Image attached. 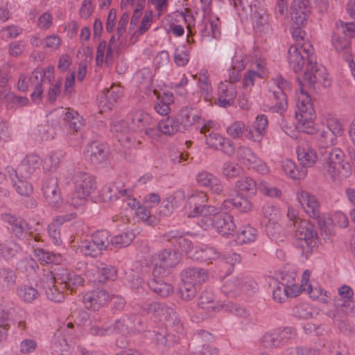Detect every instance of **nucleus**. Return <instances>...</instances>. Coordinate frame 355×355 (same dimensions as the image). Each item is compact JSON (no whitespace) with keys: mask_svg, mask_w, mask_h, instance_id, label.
<instances>
[{"mask_svg":"<svg viewBox=\"0 0 355 355\" xmlns=\"http://www.w3.org/2000/svg\"><path fill=\"white\" fill-rule=\"evenodd\" d=\"M57 277H55L53 272L49 270H43L42 275L37 282L38 287L42 288L45 291L47 298L54 302L60 303L64 300V295L62 291L58 288L57 284H59Z\"/></svg>","mask_w":355,"mask_h":355,"instance_id":"nucleus-11","label":"nucleus"},{"mask_svg":"<svg viewBox=\"0 0 355 355\" xmlns=\"http://www.w3.org/2000/svg\"><path fill=\"white\" fill-rule=\"evenodd\" d=\"M198 85L202 94L205 96V99L209 101L211 97L212 87L207 71L202 70L199 73Z\"/></svg>","mask_w":355,"mask_h":355,"instance_id":"nucleus-51","label":"nucleus"},{"mask_svg":"<svg viewBox=\"0 0 355 355\" xmlns=\"http://www.w3.org/2000/svg\"><path fill=\"white\" fill-rule=\"evenodd\" d=\"M348 307L345 304H338L332 313L329 315L333 319L334 324L341 331H347L351 329V326L348 322L347 314L348 313Z\"/></svg>","mask_w":355,"mask_h":355,"instance_id":"nucleus-33","label":"nucleus"},{"mask_svg":"<svg viewBox=\"0 0 355 355\" xmlns=\"http://www.w3.org/2000/svg\"><path fill=\"white\" fill-rule=\"evenodd\" d=\"M190 51L184 46H178L173 53V60L175 64L178 67L186 66L190 59Z\"/></svg>","mask_w":355,"mask_h":355,"instance_id":"nucleus-61","label":"nucleus"},{"mask_svg":"<svg viewBox=\"0 0 355 355\" xmlns=\"http://www.w3.org/2000/svg\"><path fill=\"white\" fill-rule=\"evenodd\" d=\"M19 250L20 246L11 239L0 243V255L5 259L14 257Z\"/></svg>","mask_w":355,"mask_h":355,"instance_id":"nucleus-55","label":"nucleus"},{"mask_svg":"<svg viewBox=\"0 0 355 355\" xmlns=\"http://www.w3.org/2000/svg\"><path fill=\"white\" fill-rule=\"evenodd\" d=\"M186 198L185 193L182 189H178L173 193L171 196H168L164 201V205L162 212L166 215H171L174 209L178 208L184 202Z\"/></svg>","mask_w":355,"mask_h":355,"instance_id":"nucleus-35","label":"nucleus"},{"mask_svg":"<svg viewBox=\"0 0 355 355\" xmlns=\"http://www.w3.org/2000/svg\"><path fill=\"white\" fill-rule=\"evenodd\" d=\"M295 236L297 248L301 250L302 256L308 259L317 244L318 234L314 226L309 220H300Z\"/></svg>","mask_w":355,"mask_h":355,"instance_id":"nucleus-7","label":"nucleus"},{"mask_svg":"<svg viewBox=\"0 0 355 355\" xmlns=\"http://www.w3.org/2000/svg\"><path fill=\"white\" fill-rule=\"evenodd\" d=\"M57 279L60 284H64V288L73 291L78 286L82 285L83 279L80 275L67 269H62L57 274Z\"/></svg>","mask_w":355,"mask_h":355,"instance_id":"nucleus-34","label":"nucleus"},{"mask_svg":"<svg viewBox=\"0 0 355 355\" xmlns=\"http://www.w3.org/2000/svg\"><path fill=\"white\" fill-rule=\"evenodd\" d=\"M0 100H3L6 103L20 107L26 105L28 103V98L17 96L13 92H10L6 93V91L0 92Z\"/></svg>","mask_w":355,"mask_h":355,"instance_id":"nucleus-57","label":"nucleus"},{"mask_svg":"<svg viewBox=\"0 0 355 355\" xmlns=\"http://www.w3.org/2000/svg\"><path fill=\"white\" fill-rule=\"evenodd\" d=\"M220 214V209L213 205H207L205 204L199 210L198 217L201 218L198 221V224L202 229V223L206 219L214 220L216 218V216H218Z\"/></svg>","mask_w":355,"mask_h":355,"instance_id":"nucleus-49","label":"nucleus"},{"mask_svg":"<svg viewBox=\"0 0 355 355\" xmlns=\"http://www.w3.org/2000/svg\"><path fill=\"white\" fill-rule=\"evenodd\" d=\"M213 220L206 219L202 223V229L209 230L214 228L218 234L224 236L232 235L235 232L236 226L234 217L227 212L220 213Z\"/></svg>","mask_w":355,"mask_h":355,"instance_id":"nucleus-12","label":"nucleus"},{"mask_svg":"<svg viewBox=\"0 0 355 355\" xmlns=\"http://www.w3.org/2000/svg\"><path fill=\"white\" fill-rule=\"evenodd\" d=\"M110 300V295L104 290H94L86 293L83 297V302L86 309L98 311Z\"/></svg>","mask_w":355,"mask_h":355,"instance_id":"nucleus-22","label":"nucleus"},{"mask_svg":"<svg viewBox=\"0 0 355 355\" xmlns=\"http://www.w3.org/2000/svg\"><path fill=\"white\" fill-rule=\"evenodd\" d=\"M198 306L205 311L207 317L211 316L223 309V306L215 301L214 294L210 291H204L201 293L198 300Z\"/></svg>","mask_w":355,"mask_h":355,"instance_id":"nucleus-26","label":"nucleus"},{"mask_svg":"<svg viewBox=\"0 0 355 355\" xmlns=\"http://www.w3.org/2000/svg\"><path fill=\"white\" fill-rule=\"evenodd\" d=\"M236 188L243 192L250 195H255L258 190V184L250 177H243L236 182Z\"/></svg>","mask_w":355,"mask_h":355,"instance_id":"nucleus-48","label":"nucleus"},{"mask_svg":"<svg viewBox=\"0 0 355 355\" xmlns=\"http://www.w3.org/2000/svg\"><path fill=\"white\" fill-rule=\"evenodd\" d=\"M84 153L87 160L98 164L108 160L110 150L106 144L93 141L86 146Z\"/></svg>","mask_w":355,"mask_h":355,"instance_id":"nucleus-16","label":"nucleus"},{"mask_svg":"<svg viewBox=\"0 0 355 355\" xmlns=\"http://www.w3.org/2000/svg\"><path fill=\"white\" fill-rule=\"evenodd\" d=\"M40 158L35 154L27 155L20 163L17 171L21 177L30 178L40 166Z\"/></svg>","mask_w":355,"mask_h":355,"instance_id":"nucleus-32","label":"nucleus"},{"mask_svg":"<svg viewBox=\"0 0 355 355\" xmlns=\"http://www.w3.org/2000/svg\"><path fill=\"white\" fill-rule=\"evenodd\" d=\"M61 156V152H52L49 153L44 159L43 169L48 172L55 171L60 164Z\"/></svg>","mask_w":355,"mask_h":355,"instance_id":"nucleus-56","label":"nucleus"},{"mask_svg":"<svg viewBox=\"0 0 355 355\" xmlns=\"http://www.w3.org/2000/svg\"><path fill=\"white\" fill-rule=\"evenodd\" d=\"M282 282L287 291L288 297H294L297 296L302 290L295 282V278L291 275H285L282 277Z\"/></svg>","mask_w":355,"mask_h":355,"instance_id":"nucleus-62","label":"nucleus"},{"mask_svg":"<svg viewBox=\"0 0 355 355\" xmlns=\"http://www.w3.org/2000/svg\"><path fill=\"white\" fill-rule=\"evenodd\" d=\"M295 336L296 331L293 327H279L266 332L260 341L265 348H279L288 344Z\"/></svg>","mask_w":355,"mask_h":355,"instance_id":"nucleus-10","label":"nucleus"},{"mask_svg":"<svg viewBox=\"0 0 355 355\" xmlns=\"http://www.w3.org/2000/svg\"><path fill=\"white\" fill-rule=\"evenodd\" d=\"M207 200V195L205 192L198 190L189 191L184 205L185 213L188 217H198L199 210L206 204Z\"/></svg>","mask_w":355,"mask_h":355,"instance_id":"nucleus-17","label":"nucleus"},{"mask_svg":"<svg viewBox=\"0 0 355 355\" xmlns=\"http://www.w3.org/2000/svg\"><path fill=\"white\" fill-rule=\"evenodd\" d=\"M141 309L148 314L159 318L166 325L175 327L178 333L182 332V324L178 314L173 308L157 302H145L141 305Z\"/></svg>","mask_w":355,"mask_h":355,"instance_id":"nucleus-6","label":"nucleus"},{"mask_svg":"<svg viewBox=\"0 0 355 355\" xmlns=\"http://www.w3.org/2000/svg\"><path fill=\"white\" fill-rule=\"evenodd\" d=\"M198 15V14H196ZM182 17L187 24L188 30V43L194 41L191 39L193 34L198 33L201 40L218 38L220 35V21L218 17L212 14H205L194 17L192 15L184 14Z\"/></svg>","mask_w":355,"mask_h":355,"instance_id":"nucleus-2","label":"nucleus"},{"mask_svg":"<svg viewBox=\"0 0 355 355\" xmlns=\"http://www.w3.org/2000/svg\"><path fill=\"white\" fill-rule=\"evenodd\" d=\"M126 193L125 189H119L114 184H108L103 187L100 196L104 202H108L117 199L119 194L125 196Z\"/></svg>","mask_w":355,"mask_h":355,"instance_id":"nucleus-43","label":"nucleus"},{"mask_svg":"<svg viewBox=\"0 0 355 355\" xmlns=\"http://www.w3.org/2000/svg\"><path fill=\"white\" fill-rule=\"evenodd\" d=\"M35 257L40 263L46 264H60L62 261V257L60 254L54 253L41 248L33 245Z\"/></svg>","mask_w":355,"mask_h":355,"instance_id":"nucleus-38","label":"nucleus"},{"mask_svg":"<svg viewBox=\"0 0 355 355\" xmlns=\"http://www.w3.org/2000/svg\"><path fill=\"white\" fill-rule=\"evenodd\" d=\"M76 216L77 214L76 212L71 211L65 215L56 217L53 222L49 225L47 229L49 236L55 245H60L62 242L60 236V226L64 223L71 221L76 218Z\"/></svg>","mask_w":355,"mask_h":355,"instance_id":"nucleus-24","label":"nucleus"},{"mask_svg":"<svg viewBox=\"0 0 355 355\" xmlns=\"http://www.w3.org/2000/svg\"><path fill=\"white\" fill-rule=\"evenodd\" d=\"M181 124L176 121L174 119L168 117L160 121L157 127L160 133H175L182 132Z\"/></svg>","mask_w":355,"mask_h":355,"instance_id":"nucleus-50","label":"nucleus"},{"mask_svg":"<svg viewBox=\"0 0 355 355\" xmlns=\"http://www.w3.org/2000/svg\"><path fill=\"white\" fill-rule=\"evenodd\" d=\"M297 200L310 217L318 219L320 218V204L315 196L301 190L297 193Z\"/></svg>","mask_w":355,"mask_h":355,"instance_id":"nucleus-20","label":"nucleus"},{"mask_svg":"<svg viewBox=\"0 0 355 355\" xmlns=\"http://www.w3.org/2000/svg\"><path fill=\"white\" fill-rule=\"evenodd\" d=\"M178 253L171 250H164L159 252L155 258L153 277H161L166 275L168 270L179 263Z\"/></svg>","mask_w":355,"mask_h":355,"instance_id":"nucleus-13","label":"nucleus"},{"mask_svg":"<svg viewBox=\"0 0 355 355\" xmlns=\"http://www.w3.org/2000/svg\"><path fill=\"white\" fill-rule=\"evenodd\" d=\"M1 219L11 226L12 231L17 237L21 239L24 236L28 225L24 219L7 213L1 214Z\"/></svg>","mask_w":355,"mask_h":355,"instance_id":"nucleus-31","label":"nucleus"},{"mask_svg":"<svg viewBox=\"0 0 355 355\" xmlns=\"http://www.w3.org/2000/svg\"><path fill=\"white\" fill-rule=\"evenodd\" d=\"M109 232L106 230H98L92 236V240L94 242L99 250L103 252L109 245Z\"/></svg>","mask_w":355,"mask_h":355,"instance_id":"nucleus-60","label":"nucleus"},{"mask_svg":"<svg viewBox=\"0 0 355 355\" xmlns=\"http://www.w3.org/2000/svg\"><path fill=\"white\" fill-rule=\"evenodd\" d=\"M242 171L241 166L232 162H225L222 167V173L227 180L239 177Z\"/></svg>","mask_w":355,"mask_h":355,"instance_id":"nucleus-58","label":"nucleus"},{"mask_svg":"<svg viewBox=\"0 0 355 355\" xmlns=\"http://www.w3.org/2000/svg\"><path fill=\"white\" fill-rule=\"evenodd\" d=\"M130 323H131V321H130L128 315L123 316L120 319L116 320L114 324L112 326V334L114 333L123 335L130 334Z\"/></svg>","mask_w":355,"mask_h":355,"instance_id":"nucleus-63","label":"nucleus"},{"mask_svg":"<svg viewBox=\"0 0 355 355\" xmlns=\"http://www.w3.org/2000/svg\"><path fill=\"white\" fill-rule=\"evenodd\" d=\"M98 282L103 283L107 280H114L116 277V269L103 263H99L97 266Z\"/></svg>","mask_w":355,"mask_h":355,"instance_id":"nucleus-47","label":"nucleus"},{"mask_svg":"<svg viewBox=\"0 0 355 355\" xmlns=\"http://www.w3.org/2000/svg\"><path fill=\"white\" fill-rule=\"evenodd\" d=\"M291 15L293 23L298 26H304L309 15V10L305 7L304 2L294 1L291 4Z\"/></svg>","mask_w":355,"mask_h":355,"instance_id":"nucleus-36","label":"nucleus"},{"mask_svg":"<svg viewBox=\"0 0 355 355\" xmlns=\"http://www.w3.org/2000/svg\"><path fill=\"white\" fill-rule=\"evenodd\" d=\"M192 257L200 261H211L220 259L221 253L214 247H205L196 249Z\"/></svg>","mask_w":355,"mask_h":355,"instance_id":"nucleus-39","label":"nucleus"},{"mask_svg":"<svg viewBox=\"0 0 355 355\" xmlns=\"http://www.w3.org/2000/svg\"><path fill=\"white\" fill-rule=\"evenodd\" d=\"M304 53L307 56V64L303 76V80L310 87L315 83H320L324 87H329L331 85L330 78L327 69L322 65L318 64L313 55V46L307 44L304 46Z\"/></svg>","mask_w":355,"mask_h":355,"instance_id":"nucleus-4","label":"nucleus"},{"mask_svg":"<svg viewBox=\"0 0 355 355\" xmlns=\"http://www.w3.org/2000/svg\"><path fill=\"white\" fill-rule=\"evenodd\" d=\"M282 168L288 176L294 180H302L306 177L307 173L306 169L297 168L295 162L288 159L282 162Z\"/></svg>","mask_w":355,"mask_h":355,"instance_id":"nucleus-42","label":"nucleus"},{"mask_svg":"<svg viewBox=\"0 0 355 355\" xmlns=\"http://www.w3.org/2000/svg\"><path fill=\"white\" fill-rule=\"evenodd\" d=\"M309 42H304L300 46L291 45L288 50L287 60L290 68L294 72L298 73L302 71L304 64V60H307L306 54L304 53V46Z\"/></svg>","mask_w":355,"mask_h":355,"instance_id":"nucleus-21","label":"nucleus"},{"mask_svg":"<svg viewBox=\"0 0 355 355\" xmlns=\"http://www.w3.org/2000/svg\"><path fill=\"white\" fill-rule=\"evenodd\" d=\"M236 87L231 83H221L218 86V105L223 107L232 105L236 97Z\"/></svg>","mask_w":355,"mask_h":355,"instance_id":"nucleus-28","label":"nucleus"},{"mask_svg":"<svg viewBox=\"0 0 355 355\" xmlns=\"http://www.w3.org/2000/svg\"><path fill=\"white\" fill-rule=\"evenodd\" d=\"M54 78V67H47L45 69H35L28 78L25 75L19 76L17 88L21 92L27 91L30 87L34 88L31 94V99L39 102L43 94L42 83H51Z\"/></svg>","mask_w":355,"mask_h":355,"instance_id":"nucleus-3","label":"nucleus"},{"mask_svg":"<svg viewBox=\"0 0 355 355\" xmlns=\"http://www.w3.org/2000/svg\"><path fill=\"white\" fill-rule=\"evenodd\" d=\"M184 233L178 230H171L164 234V237L166 240H171L172 239H177L180 244V248L182 252L186 253H191L192 251V243L184 238H183Z\"/></svg>","mask_w":355,"mask_h":355,"instance_id":"nucleus-44","label":"nucleus"},{"mask_svg":"<svg viewBox=\"0 0 355 355\" xmlns=\"http://www.w3.org/2000/svg\"><path fill=\"white\" fill-rule=\"evenodd\" d=\"M345 153L340 148H332L328 153L325 164L324 173L333 181H341L350 175V166L345 162Z\"/></svg>","mask_w":355,"mask_h":355,"instance_id":"nucleus-5","label":"nucleus"},{"mask_svg":"<svg viewBox=\"0 0 355 355\" xmlns=\"http://www.w3.org/2000/svg\"><path fill=\"white\" fill-rule=\"evenodd\" d=\"M269 97L275 100L270 107L274 112L282 114L287 107L286 92L290 89V83L281 75H276L268 81Z\"/></svg>","mask_w":355,"mask_h":355,"instance_id":"nucleus-8","label":"nucleus"},{"mask_svg":"<svg viewBox=\"0 0 355 355\" xmlns=\"http://www.w3.org/2000/svg\"><path fill=\"white\" fill-rule=\"evenodd\" d=\"M196 180L200 186L209 187L214 193L220 194L223 190L220 180L215 175L207 171L199 172L196 175Z\"/></svg>","mask_w":355,"mask_h":355,"instance_id":"nucleus-25","label":"nucleus"},{"mask_svg":"<svg viewBox=\"0 0 355 355\" xmlns=\"http://www.w3.org/2000/svg\"><path fill=\"white\" fill-rule=\"evenodd\" d=\"M258 191L263 195L270 198H278L282 196V191L279 189L272 187L269 183L261 180L258 183Z\"/></svg>","mask_w":355,"mask_h":355,"instance_id":"nucleus-64","label":"nucleus"},{"mask_svg":"<svg viewBox=\"0 0 355 355\" xmlns=\"http://www.w3.org/2000/svg\"><path fill=\"white\" fill-rule=\"evenodd\" d=\"M159 277H153L148 282V286L151 291L162 297L169 296L173 292V286L159 278Z\"/></svg>","mask_w":355,"mask_h":355,"instance_id":"nucleus-37","label":"nucleus"},{"mask_svg":"<svg viewBox=\"0 0 355 355\" xmlns=\"http://www.w3.org/2000/svg\"><path fill=\"white\" fill-rule=\"evenodd\" d=\"M182 123L184 126L196 125L197 128H200V133H205L206 132H214L218 130V125L214 121H209L201 125L200 116L195 113L193 110L182 112Z\"/></svg>","mask_w":355,"mask_h":355,"instance_id":"nucleus-27","label":"nucleus"},{"mask_svg":"<svg viewBox=\"0 0 355 355\" xmlns=\"http://www.w3.org/2000/svg\"><path fill=\"white\" fill-rule=\"evenodd\" d=\"M135 79L141 87L148 88L153 81V72L149 67H144L136 73Z\"/></svg>","mask_w":355,"mask_h":355,"instance_id":"nucleus-59","label":"nucleus"},{"mask_svg":"<svg viewBox=\"0 0 355 355\" xmlns=\"http://www.w3.org/2000/svg\"><path fill=\"white\" fill-rule=\"evenodd\" d=\"M78 250L84 256L96 257L102 254V252L92 240H85L80 242Z\"/></svg>","mask_w":355,"mask_h":355,"instance_id":"nucleus-52","label":"nucleus"},{"mask_svg":"<svg viewBox=\"0 0 355 355\" xmlns=\"http://www.w3.org/2000/svg\"><path fill=\"white\" fill-rule=\"evenodd\" d=\"M65 183L71 182L74 184V192L69 200L67 206L78 208L83 205L89 195L96 189V178L92 174L81 170H68L61 174Z\"/></svg>","mask_w":355,"mask_h":355,"instance_id":"nucleus-1","label":"nucleus"},{"mask_svg":"<svg viewBox=\"0 0 355 355\" xmlns=\"http://www.w3.org/2000/svg\"><path fill=\"white\" fill-rule=\"evenodd\" d=\"M64 112V119L68 122L70 128L74 132L81 131L85 125V120L83 116H80L76 111L70 108H66Z\"/></svg>","mask_w":355,"mask_h":355,"instance_id":"nucleus-41","label":"nucleus"},{"mask_svg":"<svg viewBox=\"0 0 355 355\" xmlns=\"http://www.w3.org/2000/svg\"><path fill=\"white\" fill-rule=\"evenodd\" d=\"M135 238V234L132 232H123L113 236L111 240V244L116 248H122L128 246Z\"/></svg>","mask_w":355,"mask_h":355,"instance_id":"nucleus-54","label":"nucleus"},{"mask_svg":"<svg viewBox=\"0 0 355 355\" xmlns=\"http://www.w3.org/2000/svg\"><path fill=\"white\" fill-rule=\"evenodd\" d=\"M128 118L130 120V123L128 124L129 131H144L145 133H150L153 130L154 125L151 124L150 116L142 110L132 112Z\"/></svg>","mask_w":355,"mask_h":355,"instance_id":"nucleus-18","label":"nucleus"},{"mask_svg":"<svg viewBox=\"0 0 355 355\" xmlns=\"http://www.w3.org/2000/svg\"><path fill=\"white\" fill-rule=\"evenodd\" d=\"M42 191L45 201L53 208L60 207L62 202V196L56 178H49L44 180Z\"/></svg>","mask_w":355,"mask_h":355,"instance_id":"nucleus-15","label":"nucleus"},{"mask_svg":"<svg viewBox=\"0 0 355 355\" xmlns=\"http://www.w3.org/2000/svg\"><path fill=\"white\" fill-rule=\"evenodd\" d=\"M182 282L191 284L200 285L208 279V273L205 269L200 268H188L181 273Z\"/></svg>","mask_w":355,"mask_h":355,"instance_id":"nucleus-30","label":"nucleus"},{"mask_svg":"<svg viewBox=\"0 0 355 355\" xmlns=\"http://www.w3.org/2000/svg\"><path fill=\"white\" fill-rule=\"evenodd\" d=\"M296 153L302 168L312 167L318 159L316 151L308 144L297 146Z\"/></svg>","mask_w":355,"mask_h":355,"instance_id":"nucleus-29","label":"nucleus"},{"mask_svg":"<svg viewBox=\"0 0 355 355\" xmlns=\"http://www.w3.org/2000/svg\"><path fill=\"white\" fill-rule=\"evenodd\" d=\"M238 161L248 168H252L260 174L265 175L269 172L266 164L259 159L249 148L241 146L236 152Z\"/></svg>","mask_w":355,"mask_h":355,"instance_id":"nucleus-14","label":"nucleus"},{"mask_svg":"<svg viewBox=\"0 0 355 355\" xmlns=\"http://www.w3.org/2000/svg\"><path fill=\"white\" fill-rule=\"evenodd\" d=\"M241 277H232L226 280L221 287V291L227 296H235L241 293Z\"/></svg>","mask_w":355,"mask_h":355,"instance_id":"nucleus-45","label":"nucleus"},{"mask_svg":"<svg viewBox=\"0 0 355 355\" xmlns=\"http://www.w3.org/2000/svg\"><path fill=\"white\" fill-rule=\"evenodd\" d=\"M113 49L110 46H107L105 41H101L97 46L96 62L98 67H101L104 61L108 62L112 59Z\"/></svg>","mask_w":355,"mask_h":355,"instance_id":"nucleus-46","label":"nucleus"},{"mask_svg":"<svg viewBox=\"0 0 355 355\" xmlns=\"http://www.w3.org/2000/svg\"><path fill=\"white\" fill-rule=\"evenodd\" d=\"M6 171L17 193L22 196H29L33 193V187L28 181V178L21 177L12 166H8Z\"/></svg>","mask_w":355,"mask_h":355,"instance_id":"nucleus-23","label":"nucleus"},{"mask_svg":"<svg viewBox=\"0 0 355 355\" xmlns=\"http://www.w3.org/2000/svg\"><path fill=\"white\" fill-rule=\"evenodd\" d=\"M205 143L209 148L219 150L227 156H232L235 152V146L230 138L223 135H205Z\"/></svg>","mask_w":355,"mask_h":355,"instance_id":"nucleus-19","label":"nucleus"},{"mask_svg":"<svg viewBox=\"0 0 355 355\" xmlns=\"http://www.w3.org/2000/svg\"><path fill=\"white\" fill-rule=\"evenodd\" d=\"M18 296L25 302L30 303L39 297V292L32 286L24 285L17 288Z\"/></svg>","mask_w":355,"mask_h":355,"instance_id":"nucleus-53","label":"nucleus"},{"mask_svg":"<svg viewBox=\"0 0 355 355\" xmlns=\"http://www.w3.org/2000/svg\"><path fill=\"white\" fill-rule=\"evenodd\" d=\"M298 81L301 85L300 90L297 94V110L295 119L297 120V128L309 127L315 118V111L311 103L310 96L305 92L300 79Z\"/></svg>","mask_w":355,"mask_h":355,"instance_id":"nucleus-9","label":"nucleus"},{"mask_svg":"<svg viewBox=\"0 0 355 355\" xmlns=\"http://www.w3.org/2000/svg\"><path fill=\"white\" fill-rule=\"evenodd\" d=\"M258 236V231L250 225L241 227L236 235V241L240 244L250 243L255 241Z\"/></svg>","mask_w":355,"mask_h":355,"instance_id":"nucleus-40","label":"nucleus"}]
</instances>
